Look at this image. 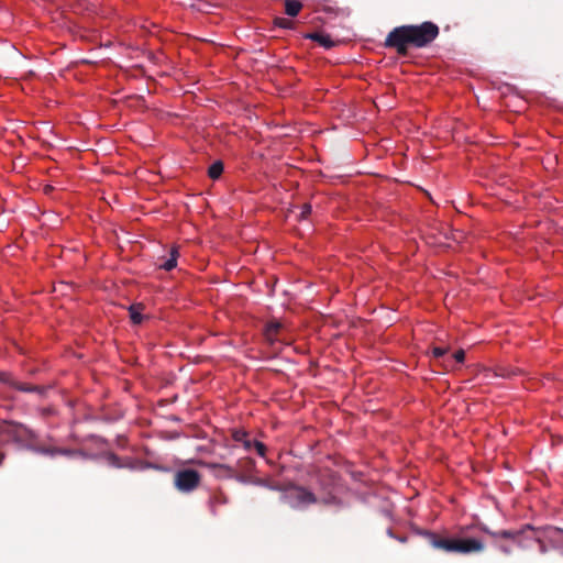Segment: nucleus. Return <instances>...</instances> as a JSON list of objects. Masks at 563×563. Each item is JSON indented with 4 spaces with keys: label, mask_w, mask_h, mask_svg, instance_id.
Listing matches in <instances>:
<instances>
[{
    "label": "nucleus",
    "mask_w": 563,
    "mask_h": 563,
    "mask_svg": "<svg viewBox=\"0 0 563 563\" xmlns=\"http://www.w3.org/2000/svg\"><path fill=\"white\" fill-rule=\"evenodd\" d=\"M278 328H279V325H278V324H275V325H274V330H275V331H277V329H278Z\"/></svg>",
    "instance_id": "nucleus-22"
},
{
    "label": "nucleus",
    "mask_w": 563,
    "mask_h": 563,
    "mask_svg": "<svg viewBox=\"0 0 563 563\" xmlns=\"http://www.w3.org/2000/svg\"><path fill=\"white\" fill-rule=\"evenodd\" d=\"M431 544L434 548L444 550L446 552H456L455 539H440L432 537Z\"/></svg>",
    "instance_id": "nucleus-7"
},
{
    "label": "nucleus",
    "mask_w": 563,
    "mask_h": 563,
    "mask_svg": "<svg viewBox=\"0 0 563 563\" xmlns=\"http://www.w3.org/2000/svg\"><path fill=\"white\" fill-rule=\"evenodd\" d=\"M464 357H465V352L463 350H459V351H456L452 355V358L445 361V366L446 367H452L453 366V364H452L453 361L456 362V363H463L464 362Z\"/></svg>",
    "instance_id": "nucleus-13"
},
{
    "label": "nucleus",
    "mask_w": 563,
    "mask_h": 563,
    "mask_svg": "<svg viewBox=\"0 0 563 563\" xmlns=\"http://www.w3.org/2000/svg\"><path fill=\"white\" fill-rule=\"evenodd\" d=\"M178 256V249L176 246L170 247L168 257L165 261L159 262L158 267L165 271H172L177 265Z\"/></svg>",
    "instance_id": "nucleus-6"
},
{
    "label": "nucleus",
    "mask_w": 563,
    "mask_h": 563,
    "mask_svg": "<svg viewBox=\"0 0 563 563\" xmlns=\"http://www.w3.org/2000/svg\"><path fill=\"white\" fill-rule=\"evenodd\" d=\"M311 212V206L310 205H303L301 207L300 218H306Z\"/></svg>",
    "instance_id": "nucleus-19"
},
{
    "label": "nucleus",
    "mask_w": 563,
    "mask_h": 563,
    "mask_svg": "<svg viewBox=\"0 0 563 563\" xmlns=\"http://www.w3.org/2000/svg\"><path fill=\"white\" fill-rule=\"evenodd\" d=\"M438 34V26L431 22H424L421 25H404L388 34L386 45L405 52L408 44L422 47L432 42Z\"/></svg>",
    "instance_id": "nucleus-1"
},
{
    "label": "nucleus",
    "mask_w": 563,
    "mask_h": 563,
    "mask_svg": "<svg viewBox=\"0 0 563 563\" xmlns=\"http://www.w3.org/2000/svg\"><path fill=\"white\" fill-rule=\"evenodd\" d=\"M301 9V3L297 0H287L285 3L286 13L290 16H296Z\"/></svg>",
    "instance_id": "nucleus-11"
},
{
    "label": "nucleus",
    "mask_w": 563,
    "mask_h": 563,
    "mask_svg": "<svg viewBox=\"0 0 563 563\" xmlns=\"http://www.w3.org/2000/svg\"><path fill=\"white\" fill-rule=\"evenodd\" d=\"M200 482L198 472L194 470H183L175 475V486L178 490L187 493L194 490Z\"/></svg>",
    "instance_id": "nucleus-3"
},
{
    "label": "nucleus",
    "mask_w": 563,
    "mask_h": 563,
    "mask_svg": "<svg viewBox=\"0 0 563 563\" xmlns=\"http://www.w3.org/2000/svg\"><path fill=\"white\" fill-rule=\"evenodd\" d=\"M223 170V165L221 162H216L209 167V176L213 179H217Z\"/></svg>",
    "instance_id": "nucleus-12"
},
{
    "label": "nucleus",
    "mask_w": 563,
    "mask_h": 563,
    "mask_svg": "<svg viewBox=\"0 0 563 563\" xmlns=\"http://www.w3.org/2000/svg\"><path fill=\"white\" fill-rule=\"evenodd\" d=\"M276 25L283 29H289L292 24V22L285 18H278L275 20Z\"/></svg>",
    "instance_id": "nucleus-16"
},
{
    "label": "nucleus",
    "mask_w": 563,
    "mask_h": 563,
    "mask_svg": "<svg viewBox=\"0 0 563 563\" xmlns=\"http://www.w3.org/2000/svg\"><path fill=\"white\" fill-rule=\"evenodd\" d=\"M448 351H449L448 347L435 346L432 350V354L434 357L441 358L448 353Z\"/></svg>",
    "instance_id": "nucleus-15"
},
{
    "label": "nucleus",
    "mask_w": 563,
    "mask_h": 563,
    "mask_svg": "<svg viewBox=\"0 0 563 563\" xmlns=\"http://www.w3.org/2000/svg\"><path fill=\"white\" fill-rule=\"evenodd\" d=\"M455 548L457 553L468 554L482 552L485 548L484 543L477 539H455Z\"/></svg>",
    "instance_id": "nucleus-5"
},
{
    "label": "nucleus",
    "mask_w": 563,
    "mask_h": 563,
    "mask_svg": "<svg viewBox=\"0 0 563 563\" xmlns=\"http://www.w3.org/2000/svg\"><path fill=\"white\" fill-rule=\"evenodd\" d=\"M548 539L556 547L563 548V530L556 528L549 529Z\"/></svg>",
    "instance_id": "nucleus-9"
},
{
    "label": "nucleus",
    "mask_w": 563,
    "mask_h": 563,
    "mask_svg": "<svg viewBox=\"0 0 563 563\" xmlns=\"http://www.w3.org/2000/svg\"><path fill=\"white\" fill-rule=\"evenodd\" d=\"M244 448L246 450H252L254 448L255 451L257 452V454L261 456H264L265 450H266L265 445L262 442L256 441V440H245Z\"/></svg>",
    "instance_id": "nucleus-10"
},
{
    "label": "nucleus",
    "mask_w": 563,
    "mask_h": 563,
    "mask_svg": "<svg viewBox=\"0 0 563 563\" xmlns=\"http://www.w3.org/2000/svg\"><path fill=\"white\" fill-rule=\"evenodd\" d=\"M36 451L44 453V454H49V455H54L56 453H66V451H56V450H52V449H36Z\"/></svg>",
    "instance_id": "nucleus-18"
},
{
    "label": "nucleus",
    "mask_w": 563,
    "mask_h": 563,
    "mask_svg": "<svg viewBox=\"0 0 563 563\" xmlns=\"http://www.w3.org/2000/svg\"><path fill=\"white\" fill-rule=\"evenodd\" d=\"M109 462H110V464H111V465H113V466H117V467H121V466H122V465L119 463L118 457H117V456H114V455H110V456H109Z\"/></svg>",
    "instance_id": "nucleus-20"
},
{
    "label": "nucleus",
    "mask_w": 563,
    "mask_h": 563,
    "mask_svg": "<svg viewBox=\"0 0 563 563\" xmlns=\"http://www.w3.org/2000/svg\"><path fill=\"white\" fill-rule=\"evenodd\" d=\"M233 438H234L235 441L243 442V443H244L245 440H247L246 439V434L244 432H242V431H235L233 433Z\"/></svg>",
    "instance_id": "nucleus-17"
},
{
    "label": "nucleus",
    "mask_w": 563,
    "mask_h": 563,
    "mask_svg": "<svg viewBox=\"0 0 563 563\" xmlns=\"http://www.w3.org/2000/svg\"><path fill=\"white\" fill-rule=\"evenodd\" d=\"M283 499L292 508L302 509L307 506L316 503V498L312 493L308 492L302 487H290L283 494Z\"/></svg>",
    "instance_id": "nucleus-2"
},
{
    "label": "nucleus",
    "mask_w": 563,
    "mask_h": 563,
    "mask_svg": "<svg viewBox=\"0 0 563 563\" xmlns=\"http://www.w3.org/2000/svg\"><path fill=\"white\" fill-rule=\"evenodd\" d=\"M483 531L495 538V545L504 553L509 554L511 552V545L509 543L501 542L500 539L511 540L516 542L519 533L509 530L492 531L487 528H483Z\"/></svg>",
    "instance_id": "nucleus-4"
},
{
    "label": "nucleus",
    "mask_w": 563,
    "mask_h": 563,
    "mask_svg": "<svg viewBox=\"0 0 563 563\" xmlns=\"http://www.w3.org/2000/svg\"><path fill=\"white\" fill-rule=\"evenodd\" d=\"M308 38L318 42L321 46L325 48H330L333 46V41L330 38L329 35L321 34V33H311L307 35Z\"/></svg>",
    "instance_id": "nucleus-8"
},
{
    "label": "nucleus",
    "mask_w": 563,
    "mask_h": 563,
    "mask_svg": "<svg viewBox=\"0 0 563 563\" xmlns=\"http://www.w3.org/2000/svg\"><path fill=\"white\" fill-rule=\"evenodd\" d=\"M130 317H131L132 322L135 324H139L142 322V314L135 307L130 308Z\"/></svg>",
    "instance_id": "nucleus-14"
},
{
    "label": "nucleus",
    "mask_w": 563,
    "mask_h": 563,
    "mask_svg": "<svg viewBox=\"0 0 563 563\" xmlns=\"http://www.w3.org/2000/svg\"><path fill=\"white\" fill-rule=\"evenodd\" d=\"M7 431H8V432H12V431H11V430H9V429H8ZM13 432H14V434L20 435V434H21V432H22V429H15Z\"/></svg>",
    "instance_id": "nucleus-21"
}]
</instances>
